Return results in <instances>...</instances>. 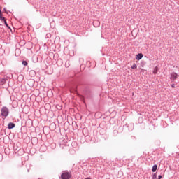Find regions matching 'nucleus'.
Returning <instances> with one entry per match:
<instances>
[{"instance_id":"obj_1","label":"nucleus","mask_w":179,"mask_h":179,"mask_svg":"<svg viewBox=\"0 0 179 179\" xmlns=\"http://www.w3.org/2000/svg\"><path fill=\"white\" fill-rule=\"evenodd\" d=\"M72 177V174L71 172H68L66 171L62 173L61 178L62 179H70Z\"/></svg>"},{"instance_id":"obj_2","label":"nucleus","mask_w":179,"mask_h":179,"mask_svg":"<svg viewBox=\"0 0 179 179\" xmlns=\"http://www.w3.org/2000/svg\"><path fill=\"white\" fill-rule=\"evenodd\" d=\"M1 115L6 118L9 115V110L6 107H3L1 110Z\"/></svg>"},{"instance_id":"obj_3","label":"nucleus","mask_w":179,"mask_h":179,"mask_svg":"<svg viewBox=\"0 0 179 179\" xmlns=\"http://www.w3.org/2000/svg\"><path fill=\"white\" fill-rule=\"evenodd\" d=\"M178 78V74L176 73H171L170 75V79L173 81H174L175 80H176Z\"/></svg>"},{"instance_id":"obj_4","label":"nucleus","mask_w":179,"mask_h":179,"mask_svg":"<svg viewBox=\"0 0 179 179\" xmlns=\"http://www.w3.org/2000/svg\"><path fill=\"white\" fill-rule=\"evenodd\" d=\"M143 57V55L140 53L136 55V60L139 61Z\"/></svg>"},{"instance_id":"obj_5","label":"nucleus","mask_w":179,"mask_h":179,"mask_svg":"<svg viewBox=\"0 0 179 179\" xmlns=\"http://www.w3.org/2000/svg\"><path fill=\"white\" fill-rule=\"evenodd\" d=\"M15 127V124L14 123H9L8 125V129H13Z\"/></svg>"},{"instance_id":"obj_6","label":"nucleus","mask_w":179,"mask_h":179,"mask_svg":"<svg viewBox=\"0 0 179 179\" xmlns=\"http://www.w3.org/2000/svg\"><path fill=\"white\" fill-rule=\"evenodd\" d=\"M156 170H157V165H154L152 166V172H156Z\"/></svg>"},{"instance_id":"obj_7","label":"nucleus","mask_w":179,"mask_h":179,"mask_svg":"<svg viewBox=\"0 0 179 179\" xmlns=\"http://www.w3.org/2000/svg\"><path fill=\"white\" fill-rule=\"evenodd\" d=\"M0 83H1V85H4V84H6V80H5V79H1Z\"/></svg>"},{"instance_id":"obj_8","label":"nucleus","mask_w":179,"mask_h":179,"mask_svg":"<svg viewBox=\"0 0 179 179\" xmlns=\"http://www.w3.org/2000/svg\"><path fill=\"white\" fill-rule=\"evenodd\" d=\"M0 20L3 22L6 21V18L3 17L2 14H0Z\"/></svg>"},{"instance_id":"obj_9","label":"nucleus","mask_w":179,"mask_h":179,"mask_svg":"<svg viewBox=\"0 0 179 179\" xmlns=\"http://www.w3.org/2000/svg\"><path fill=\"white\" fill-rule=\"evenodd\" d=\"M22 64L24 65V66H27L28 65V62L27 61H22Z\"/></svg>"},{"instance_id":"obj_10","label":"nucleus","mask_w":179,"mask_h":179,"mask_svg":"<svg viewBox=\"0 0 179 179\" xmlns=\"http://www.w3.org/2000/svg\"><path fill=\"white\" fill-rule=\"evenodd\" d=\"M138 66H136V64H134L131 66L132 69H136Z\"/></svg>"},{"instance_id":"obj_11","label":"nucleus","mask_w":179,"mask_h":179,"mask_svg":"<svg viewBox=\"0 0 179 179\" xmlns=\"http://www.w3.org/2000/svg\"><path fill=\"white\" fill-rule=\"evenodd\" d=\"M157 71H158L157 67H155V69H154L153 73L154 74H157Z\"/></svg>"},{"instance_id":"obj_12","label":"nucleus","mask_w":179,"mask_h":179,"mask_svg":"<svg viewBox=\"0 0 179 179\" xmlns=\"http://www.w3.org/2000/svg\"><path fill=\"white\" fill-rule=\"evenodd\" d=\"M152 179H157V174L154 173V174L152 175Z\"/></svg>"},{"instance_id":"obj_13","label":"nucleus","mask_w":179,"mask_h":179,"mask_svg":"<svg viewBox=\"0 0 179 179\" xmlns=\"http://www.w3.org/2000/svg\"><path fill=\"white\" fill-rule=\"evenodd\" d=\"M3 22H4L5 25H6L8 28H10V27H9V25L8 24L6 20H4Z\"/></svg>"},{"instance_id":"obj_14","label":"nucleus","mask_w":179,"mask_h":179,"mask_svg":"<svg viewBox=\"0 0 179 179\" xmlns=\"http://www.w3.org/2000/svg\"><path fill=\"white\" fill-rule=\"evenodd\" d=\"M162 178H163V176H162V175H159V176H158V179H162Z\"/></svg>"},{"instance_id":"obj_15","label":"nucleus","mask_w":179,"mask_h":179,"mask_svg":"<svg viewBox=\"0 0 179 179\" xmlns=\"http://www.w3.org/2000/svg\"><path fill=\"white\" fill-rule=\"evenodd\" d=\"M171 87H172V88H175V85H174V84H172V85H171Z\"/></svg>"},{"instance_id":"obj_16","label":"nucleus","mask_w":179,"mask_h":179,"mask_svg":"<svg viewBox=\"0 0 179 179\" xmlns=\"http://www.w3.org/2000/svg\"><path fill=\"white\" fill-rule=\"evenodd\" d=\"M2 14V13H1V11L0 10V15H1Z\"/></svg>"},{"instance_id":"obj_17","label":"nucleus","mask_w":179,"mask_h":179,"mask_svg":"<svg viewBox=\"0 0 179 179\" xmlns=\"http://www.w3.org/2000/svg\"><path fill=\"white\" fill-rule=\"evenodd\" d=\"M86 179H91V178H86Z\"/></svg>"},{"instance_id":"obj_18","label":"nucleus","mask_w":179,"mask_h":179,"mask_svg":"<svg viewBox=\"0 0 179 179\" xmlns=\"http://www.w3.org/2000/svg\"><path fill=\"white\" fill-rule=\"evenodd\" d=\"M8 29H11V28H10V27H9Z\"/></svg>"},{"instance_id":"obj_19","label":"nucleus","mask_w":179,"mask_h":179,"mask_svg":"<svg viewBox=\"0 0 179 179\" xmlns=\"http://www.w3.org/2000/svg\"><path fill=\"white\" fill-rule=\"evenodd\" d=\"M178 156H179V154H178Z\"/></svg>"}]
</instances>
